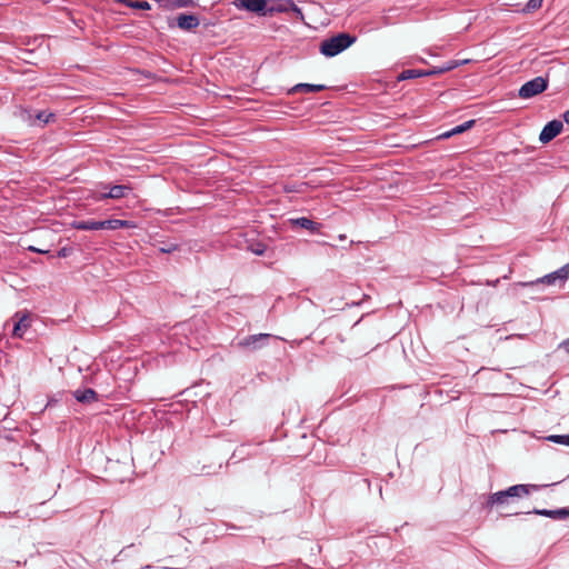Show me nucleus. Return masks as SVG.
<instances>
[{"instance_id": "obj_1", "label": "nucleus", "mask_w": 569, "mask_h": 569, "mask_svg": "<svg viewBox=\"0 0 569 569\" xmlns=\"http://www.w3.org/2000/svg\"><path fill=\"white\" fill-rule=\"evenodd\" d=\"M538 489L539 487L537 485H513L505 490H500L489 495L485 503V507L491 509L495 506H506L510 502V500L527 497L532 491H536Z\"/></svg>"}, {"instance_id": "obj_2", "label": "nucleus", "mask_w": 569, "mask_h": 569, "mask_svg": "<svg viewBox=\"0 0 569 569\" xmlns=\"http://www.w3.org/2000/svg\"><path fill=\"white\" fill-rule=\"evenodd\" d=\"M355 41L356 38L349 33H339L325 39L320 43V52L327 57H333L349 48Z\"/></svg>"}, {"instance_id": "obj_3", "label": "nucleus", "mask_w": 569, "mask_h": 569, "mask_svg": "<svg viewBox=\"0 0 569 569\" xmlns=\"http://www.w3.org/2000/svg\"><path fill=\"white\" fill-rule=\"evenodd\" d=\"M549 83L548 77H536L535 79L527 81L523 83L519 91L518 96L521 99H530L536 97L537 94L547 90Z\"/></svg>"}, {"instance_id": "obj_4", "label": "nucleus", "mask_w": 569, "mask_h": 569, "mask_svg": "<svg viewBox=\"0 0 569 569\" xmlns=\"http://www.w3.org/2000/svg\"><path fill=\"white\" fill-rule=\"evenodd\" d=\"M272 338L270 333H257L244 337L238 342L240 348L249 350H258L267 346L269 340Z\"/></svg>"}, {"instance_id": "obj_5", "label": "nucleus", "mask_w": 569, "mask_h": 569, "mask_svg": "<svg viewBox=\"0 0 569 569\" xmlns=\"http://www.w3.org/2000/svg\"><path fill=\"white\" fill-rule=\"evenodd\" d=\"M563 124L560 120L549 121L541 130L539 140L542 143H548L553 140L562 131Z\"/></svg>"}, {"instance_id": "obj_6", "label": "nucleus", "mask_w": 569, "mask_h": 569, "mask_svg": "<svg viewBox=\"0 0 569 569\" xmlns=\"http://www.w3.org/2000/svg\"><path fill=\"white\" fill-rule=\"evenodd\" d=\"M132 188L128 184H116L109 188L108 192H101L97 200H103V199H121L124 198Z\"/></svg>"}, {"instance_id": "obj_7", "label": "nucleus", "mask_w": 569, "mask_h": 569, "mask_svg": "<svg viewBox=\"0 0 569 569\" xmlns=\"http://www.w3.org/2000/svg\"><path fill=\"white\" fill-rule=\"evenodd\" d=\"M528 515L533 513L542 517H548L553 520H562L569 517V508H559L555 510L549 509H532L531 511L527 512Z\"/></svg>"}, {"instance_id": "obj_8", "label": "nucleus", "mask_w": 569, "mask_h": 569, "mask_svg": "<svg viewBox=\"0 0 569 569\" xmlns=\"http://www.w3.org/2000/svg\"><path fill=\"white\" fill-rule=\"evenodd\" d=\"M289 223L291 227H300L310 231L311 233H319L321 229V223L316 222L307 217L289 219Z\"/></svg>"}, {"instance_id": "obj_9", "label": "nucleus", "mask_w": 569, "mask_h": 569, "mask_svg": "<svg viewBox=\"0 0 569 569\" xmlns=\"http://www.w3.org/2000/svg\"><path fill=\"white\" fill-rule=\"evenodd\" d=\"M17 319L13 326L12 336L16 338H22L26 330L30 327V319L27 313L20 315L17 312L13 317Z\"/></svg>"}, {"instance_id": "obj_10", "label": "nucleus", "mask_w": 569, "mask_h": 569, "mask_svg": "<svg viewBox=\"0 0 569 569\" xmlns=\"http://www.w3.org/2000/svg\"><path fill=\"white\" fill-rule=\"evenodd\" d=\"M236 7L246 9L251 12L260 13L267 6V0H236Z\"/></svg>"}, {"instance_id": "obj_11", "label": "nucleus", "mask_w": 569, "mask_h": 569, "mask_svg": "<svg viewBox=\"0 0 569 569\" xmlns=\"http://www.w3.org/2000/svg\"><path fill=\"white\" fill-rule=\"evenodd\" d=\"M100 230H117L120 228H133L134 223L130 220H121V219H108L100 221Z\"/></svg>"}, {"instance_id": "obj_12", "label": "nucleus", "mask_w": 569, "mask_h": 569, "mask_svg": "<svg viewBox=\"0 0 569 569\" xmlns=\"http://www.w3.org/2000/svg\"><path fill=\"white\" fill-rule=\"evenodd\" d=\"M177 24L180 29L190 31L199 26V19L194 14H179Z\"/></svg>"}, {"instance_id": "obj_13", "label": "nucleus", "mask_w": 569, "mask_h": 569, "mask_svg": "<svg viewBox=\"0 0 569 569\" xmlns=\"http://www.w3.org/2000/svg\"><path fill=\"white\" fill-rule=\"evenodd\" d=\"M73 397L81 403H91L98 400V393L91 388L77 389L73 391Z\"/></svg>"}, {"instance_id": "obj_14", "label": "nucleus", "mask_w": 569, "mask_h": 569, "mask_svg": "<svg viewBox=\"0 0 569 569\" xmlns=\"http://www.w3.org/2000/svg\"><path fill=\"white\" fill-rule=\"evenodd\" d=\"M326 84L298 83L291 88V93H311L327 89Z\"/></svg>"}, {"instance_id": "obj_15", "label": "nucleus", "mask_w": 569, "mask_h": 569, "mask_svg": "<svg viewBox=\"0 0 569 569\" xmlns=\"http://www.w3.org/2000/svg\"><path fill=\"white\" fill-rule=\"evenodd\" d=\"M100 221H97V220H74L72 221L71 223V227L73 229H77V230H88V231H93V230H100Z\"/></svg>"}, {"instance_id": "obj_16", "label": "nucleus", "mask_w": 569, "mask_h": 569, "mask_svg": "<svg viewBox=\"0 0 569 569\" xmlns=\"http://www.w3.org/2000/svg\"><path fill=\"white\" fill-rule=\"evenodd\" d=\"M558 280V278L555 276V271L549 273V274H546L535 281H529V282H520L519 284L522 286V287H529V286H536V284H548V286H551V284H555Z\"/></svg>"}, {"instance_id": "obj_17", "label": "nucleus", "mask_w": 569, "mask_h": 569, "mask_svg": "<svg viewBox=\"0 0 569 569\" xmlns=\"http://www.w3.org/2000/svg\"><path fill=\"white\" fill-rule=\"evenodd\" d=\"M160 6L168 10L184 8L191 4V0H158Z\"/></svg>"}, {"instance_id": "obj_18", "label": "nucleus", "mask_w": 569, "mask_h": 569, "mask_svg": "<svg viewBox=\"0 0 569 569\" xmlns=\"http://www.w3.org/2000/svg\"><path fill=\"white\" fill-rule=\"evenodd\" d=\"M471 62L472 61L468 60V59L453 60V61L449 62L446 67L440 68L438 71H451V70H453L456 68H460L462 66L470 64Z\"/></svg>"}, {"instance_id": "obj_19", "label": "nucleus", "mask_w": 569, "mask_h": 569, "mask_svg": "<svg viewBox=\"0 0 569 569\" xmlns=\"http://www.w3.org/2000/svg\"><path fill=\"white\" fill-rule=\"evenodd\" d=\"M546 440L569 447V435H550Z\"/></svg>"}, {"instance_id": "obj_20", "label": "nucleus", "mask_w": 569, "mask_h": 569, "mask_svg": "<svg viewBox=\"0 0 569 569\" xmlns=\"http://www.w3.org/2000/svg\"><path fill=\"white\" fill-rule=\"evenodd\" d=\"M476 123V120H468L466 122H463L462 124H459V126H456L455 128L451 129V133H455V134H460L469 129H471Z\"/></svg>"}, {"instance_id": "obj_21", "label": "nucleus", "mask_w": 569, "mask_h": 569, "mask_svg": "<svg viewBox=\"0 0 569 569\" xmlns=\"http://www.w3.org/2000/svg\"><path fill=\"white\" fill-rule=\"evenodd\" d=\"M555 276L560 282H565L569 279V262L555 271Z\"/></svg>"}, {"instance_id": "obj_22", "label": "nucleus", "mask_w": 569, "mask_h": 569, "mask_svg": "<svg viewBox=\"0 0 569 569\" xmlns=\"http://www.w3.org/2000/svg\"><path fill=\"white\" fill-rule=\"evenodd\" d=\"M431 73H398L396 77L397 82L405 81L408 79H415L423 76H430Z\"/></svg>"}, {"instance_id": "obj_23", "label": "nucleus", "mask_w": 569, "mask_h": 569, "mask_svg": "<svg viewBox=\"0 0 569 569\" xmlns=\"http://www.w3.org/2000/svg\"><path fill=\"white\" fill-rule=\"evenodd\" d=\"M179 249V246L173 242H163L162 246L159 247V251L161 253H171Z\"/></svg>"}, {"instance_id": "obj_24", "label": "nucleus", "mask_w": 569, "mask_h": 569, "mask_svg": "<svg viewBox=\"0 0 569 569\" xmlns=\"http://www.w3.org/2000/svg\"><path fill=\"white\" fill-rule=\"evenodd\" d=\"M542 1L543 0H529L528 3L526 4L523 11L525 12H533V11L538 10L541 7Z\"/></svg>"}, {"instance_id": "obj_25", "label": "nucleus", "mask_w": 569, "mask_h": 569, "mask_svg": "<svg viewBox=\"0 0 569 569\" xmlns=\"http://www.w3.org/2000/svg\"><path fill=\"white\" fill-rule=\"evenodd\" d=\"M53 118H54L53 113H47L46 111H39L36 116V119L43 123H48Z\"/></svg>"}, {"instance_id": "obj_26", "label": "nucleus", "mask_w": 569, "mask_h": 569, "mask_svg": "<svg viewBox=\"0 0 569 569\" xmlns=\"http://www.w3.org/2000/svg\"><path fill=\"white\" fill-rule=\"evenodd\" d=\"M287 6L290 7V11L295 12L297 14V17L299 18V20L303 21V13L302 11L295 4L293 1L291 0H287Z\"/></svg>"}, {"instance_id": "obj_27", "label": "nucleus", "mask_w": 569, "mask_h": 569, "mask_svg": "<svg viewBox=\"0 0 569 569\" xmlns=\"http://www.w3.org/2000/svg\"><path fill=\"white\" fill-rule=\"evenodd\" d=\"M130 6L133 7V8H137V9H141V10H149L150 9V4L148 2H146V1L130 3Z\"/></svg>"}, {"instance_id": "obj_28", "label": "nucleus", "mask_w": 569, "mask_h": 569, "mask_svg": "<svg viewBox=\"0 0 569 569\" xmlns=\"http://www.w3.org/2000/svg\"><path fill=\"white\" fill-rule=\"evenodd\" d=\"M271 11L288 12V11H290V7L287 6V1H286L283 3L278 4L277 7L272 8Z\"/></svg>"}, {"instance_id": "obj_29", "label": "nucleus", "mask_w": 569, "mask_h": 569, "mask_svg": "<svg viewBox=\"0 0 569 569\" xmlns=\"http://www.w3.org/2000/svg\"><path fill=\"white\" fill-rule=\"evenodd\" d=\"M72 252V249L69 247H63L58 251V257L60 258H67Z\"/></svg>"}, {"instance_id": "obj_30", "label": "nucleus", "mask_w": 569, "mask_h": 569, "mask_svg": "<svg viewBox=\"0 0 569 569\" xmlns=\"http://www.w3.org/2000/svg\"><path fill=\"white\" fill-rule=\"evenodd\" d=\"M28 250L32 251V252H38V253H47L48 252L47 250H42V249L36 248L33 246L28 247Z\"/></svg>"}, {"instance_id": "obj_31", "label": "nucleus", "mask_w": 569, "mask_h": 569, "mask_svg": "<svg viewBox=\"0 0 569 569\" xmlns=\"http://www.w3.org/2000/svg\"><path fill=\"white\" fill-rule=\"evenodd\" d=\"M452 136H455V133H451V130H449V131H446V132H443L442 134H440V136H439V138H441V139H448V138H450V137H452Z\"/></svg>"}, {"instance_id": "obj_32", "label": "nucleus", "mask_w": 569, "mask_h": 569, "mask_svg": "<svg viewBox=\"0 0 569 569\" xmlns=\"http://www.w3.org/2000/svg\"><path fill=\"white\" fill-rule=\"evenodd\" d=\"M561 348H563L567 352H569V338L566 339L561 345Z\"/></svg>"}, {"instance_id": "obj_33", "label": "nucleus", "mask_w": 569, "mask_h": 569, "mask_svg": "<svg viewBox=\"0 0 569 569\" xmlns=\"http://www.w3.org/2000/svg\"><path fill=\"white\" fill-rule=\"evenodd\" d=\"M563 120L569 124V109L563 113Z\"/></svg>"}, {"instance_id": "obj_34", "label": "nucleus", "mask_w": 569, "mask_h": 569, "mask_svg": "<svg viewBox=\"0 0 569 569\" xmlns=\"http://www.w3.org/2000/svg\"><path fill=\"white\" fill-rule=\"evenodd\" d=\"M346 239V236L345 234H340L339 236V240H345Z\"/></svg>"}, {"instance_id": "obj_35", "label": "nucleus", "mask_w": 569, "mask_h": 569, "mask_svg": "<svg viewBox=\"0 0 569 569\" xmlns=\"http://www.w3.org/2000/svg\"><path fill=\"white\" fill-rule=\"evenodd\" d=\"M101 188L106 190V189H108L109 187H108V184H102V186H101Z\"/></svg>"}, {"instance_id": "obj_36", "label": "nucleus", "mask_w": 569, "mask_h": 569, "mask_svg": "<svg viewBox=\"0 0 569 569\" xmlns=\"http://www.w3.org/2000/svg\"><path fill=\"white\" fill-rule=\"evenodd\" d=\"M256 252H257L258 254H262V253H263V251H262V250H258V251H256Z\"/></svg>"}]
</instances>
